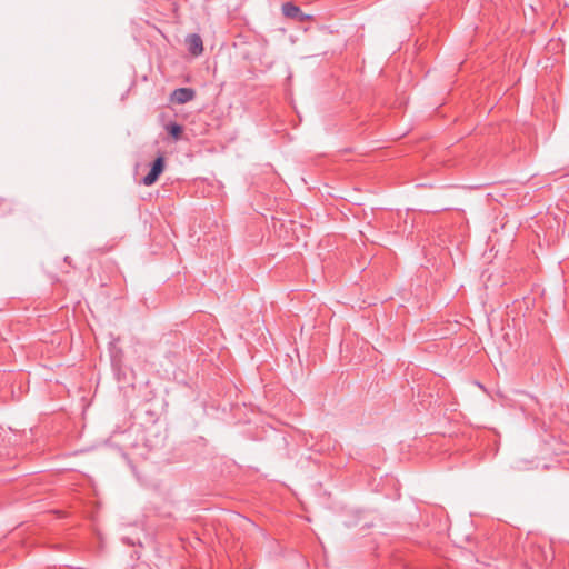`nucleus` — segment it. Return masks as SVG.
I'll list each match as a JSON object with an SVG mask.
<instances>
[{"instance_id": "4", "label": "nucleus", "mask_w": 569, "mask_h": 569, "mask_svg": "<svg viewBox=\"0 0 569 569\" xmlns=\"http://www.w3.org/2000/svg\"><path fill=\"white\" fill-rule=\"evenodd\" d=\"M282 13L284 17L296 19L298 21H302L305 19L300 8L291 2H286L282 4Z\"/></svg>"}, {"instance_id": "1", "label": "nucleus", "mask_w": 569, "mask_h": 569, "mask_svg": "<svg viewBox=\"0 0 569 569\" xmlns=\"http://www.w3.org/2000/svg\"><path fill=\"white\" fill-rule=\"evenodd\" d=\"M164 169V159L162 156H159L151 166L150 171L147 176L143 177L142 183L144 186H152L159 178V176L162 173Z\"/></svg>"}, {"instance_id": "2", "label": "nucleus", "mask_w": 569, "mask_h": 569, "mask_svg": "<svg viewBox=\"0 0 569 569\" xmlns=\"http://www.w3.org/2000/svg\"><path fill=\"white\" fill-rule=\"evenodd\" d=\"M196 97V92L191 88H178L171 93V101L178 104L187 103Z\"/></svg>"}, {"instance_id": "3", "label": "nucleus", "mask_w": 569, "mask_h": 569, "mask_svg": "<svg viewBox=\"0 0 569 569\" xmlns=\"http://www.w3.org/2000/svg\"><path fill=\"white\" fill-rule=\"evenodd\" d=\"M186 43L188 46V50L193 56H199L202 53L203 43H202V39L199 34H197V33L189 34L186 39Z\"/></svg>"}, {"instance_id": "5", "label": "nucleus", "mask_w": 569, "mask_h": 569, "mask_svg": "<svg viewBox=\"0 0 569 569\" xmlns=\"http://www.w3.org/2000/svg\"><path fill=\"white\" fill-rule=\"evenodd\" d=\"M168 132L169 134L174 138L176 140H178L182 133V127L178 123H170L168 127Z\"/></svg>"}]
</instances>
